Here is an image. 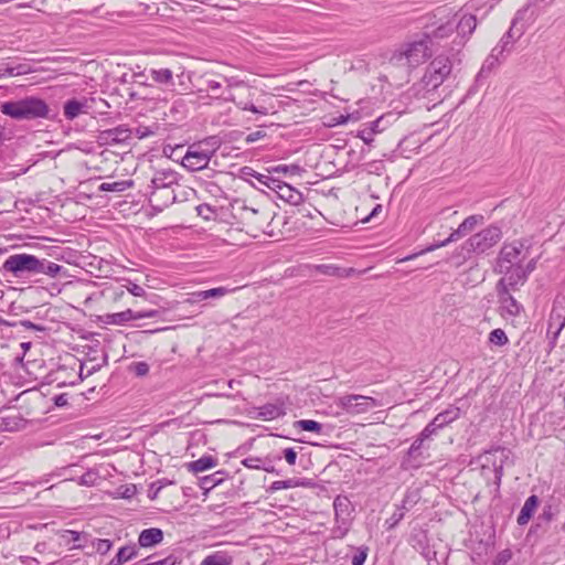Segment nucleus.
Listing matches in <instances>:
<instances>
[{
  "instance_id": "bb28decb",
  "label": "nucleus",
  "mask_w": 565,
  "mask_h": 565,
  "mask_svg": "<svg viewBox=\"0 0 565 565\" xmlns=\"http://www.w3.org/2000/svg\"><path fill=\"white\" fill-rule=\"evenodd\" d=\"M460 416V408L450 406L446 411L439 413L435 416L433 419V425L438 426L439 428H443L447 426L448 424L455 422Z\"/></svg>"
},
{
  "instance_id": "4d7b16f0",
  "label": "nucleus",
  "mask_w": 565,
  "mask_h": 565,
  "mask_svg": "<svg viewBox=\"0 0 565 565\" xmlns=\"http://www.w3.org/2000/svg\"><path fill=\"white\" fill-rule=\"evenodd\" d=\"M177 561L173 555L151 563H136L135 565H175Z\"/></svg>"
},
{
  "instance_id": "f257e3e1",
  "label": "nucleus",
  "mask_w": 565,
  "mask_h": 565,
  "mask_svg": "<svg viewBox=\"0 0 565 565\" xmlns=\"http://www.w3.org/2000/svg\"><path fill=\"white\" fill-rule=\"evenodd\" d=\"M224 81L226 87L221 94L216 95V98L224 102H232L241 110L252 111L260 116H266L274 109L273 106L268 107L264 104H254L255 88L244 81H239L236 77H225Z\"/></svg>"
},
{
  "instance_id": "7c9ffc66",
  "label": "nucleus",
  "mask_w": 565,
  "mask_h": 565,
  "mask_svg": "<svg viewBox=\"0 0 565 565\" xmlns=\"http://www.w3.org/2000/svg\"><path fill=\"white\" fill-rule=\"evenodd\" d=\"M137 555L136 546H122L107 565H121Z\"/></svg>"
},
{
  "instance_id": "4468645a",
  "label": "nucleus",
  "mask_w": 565,
  "mask_h": 565,
  "mask_svg": "<svg viewBox=\"0 0 565 565\" xmlns=\"http://www.w3.org/2000/svg\"><path fill=\"white\" fill-rule=\"evenodd\" d=\"M565 329V291L558 295L553 303L548 320V333H553L554 340Z\"/></svg>"
},
{
  "instance_id": "f3484780",
  "label": "nucleus",
  "mask_w": 565,
  "mask_h": 565,
  "mask_svg": "<svg viewBox=\"0 0 565 565\" xmlns=\"http://www.w3.org/2000/svg\"><path fill=\"white\" fill-rule=\"evenodd\" d=\"M89 102H93V99H88L86 97L82 99L73 98L66 100L63 106L64 117L67 120H73L81 114H87L90 108Z\"/></svg>"
},
{
  "instance_id": "412c9836",
  "label": "nucleus",
  "mask_w": 565,
  "mask_h": 565,
  "mask_svg": "<svg viewBox=\"0 0 565 565\" xmlns=\"http://www.w3.org/2000/svg\"><path fill=\"white\" fill-rule=\"evenodd\" d=\"M163 541V532L158 527L142 530L138 536L140 547L149 548L160 544Z\"/></svg>"
},
{
  "instance_id": "0e129e2a",
  "label": "nucleus",
  "mask_w": 565,
  "mask_h": 565,
  "mask_svg": "<svg viewBox=\"0 0 565 565\" xmlns=\"http://www.w3.org/2000/svg\"><path fill=\"white\" fill-rule=\"evenodd\" d=\"M284 457L290 466H294L296 463L297 452L294 450V448H286L284 450Z\"/></svg>"
},
{
  "instance_id": "dca6fc26",
  "label": "nucleus",
  "mask_w": 565,
  "mask_h": 565,
  "mask_svg": "<svg viewBox=\"0 0 565 565\" xmlns=\"http://www.w3.org/2000/svg\"><path fill=\"white\" fill-rule=\"evenodd\" d=\"M179 186L178 173L170 169L158 170L151 179L152 190H170Z\"/></svg>"
},
{
  "instance_id": "39448f33",
  "label": "nucleus",
  "mask_w": 565,
  "mask_h": 565,
  "mask_svg": "<svg viewBox=\"0 0 565 565\" xmlns=\"http://www.w3.org/2000/svg\"><path fill=\"white\" fill-rule=\"evenodd\" d=\"M530 255V246L525 241H514L504 244L501 247L497 258L495 268H512V266H523V260Z\"/></svg>"
},
{
  "instance_id": "a211bd4d",
  "label": "nucleus",
  "mask_w": 565,
  "mask_h": 565,
  "mask_svg": "<svg viewBox=\"0 0 565 565\" xmlns=\"http://www.w3.org/2000/svg\"><path fill=\"white\" fill-rule=\"evenodd\" d=\"M174 189L152 190L149 193V202L153 209L162 211L175 201Z\"/></svg>"
},
{
  "instance_id": "e433bc0d",
  "label": "nucleus",
  "mask_w": 565,
  "mask_h": 565,
  "mask_svg": "<svg viewBox=\"0 0 565 565\" xmlns=\"http://www.w3.org/2000/svg\"><path fill=\"white\" fill-rule=\"evenodd\" d=\"M295 426L306 430L320 434L322 431V425L316 420L311 419H300L295 423Z\"/></svg>"
},
{
  "instance_id": "5fc2aeb1",
  "label": "nucleus",
  "mask_w": 565,
  "mask_h": 565,
  "mask_svg": "<svg viewBox=\"0 0 565 565\" xmlns=\"http://www.w3.org/2000/svg\"><path fill=\"white\" fill-rule=\"evenodd\" d=\"M367 556V547L360 548L358 553L352 557V565H363Z\"/></svg>"
},
{
  "instance_id": "a18cd8bd",
  "label": "nucleus",
  "mask_w": 565,
  "mask_h": 565,
  "mask_svg": "<svg viewBox=\"0 0 565 565\" xmlns=\"http://www.w3.org/2000/svg\"><path fill=\"white\" fill-rule=\"evenodd\" d=\"M223 471H216L213 475L206 476L202 479L203 487L213 488L222 482L223 480Z\"/></svg>"
},
{
  "instance_id": "ea45409f",
  "label": "nucleus",
  "mask_w": 565,
  "mask_h": 565,
  "mask_svg": "<svg viewBox=\"0 0 565 565\" xmlns=\"http://www.w3.org/2000/svg\"><path fill=\"white\" fill-rule=\"evenodd\" d=\"M230 290L225 287H216L209 290H201L203 301L210 298H221L227 295Z\"/></svg>"
},
{
  "instance_id": "9d476101",
  "label": "nucleus",
  "mask_w": 565,
  "mask_h": 565,
  "mask_svg": "<svg viewBox=\"0 0 565 565\" xmlns=\"http://www.w3.org/2000/svg\"><path fill=\"white\" fill-rule=\"evenodd\" d=\"M477 28V19L472 14H463L456 23L455 30L457 31L456 38L452 40V44L449 49V53L452 57H456L461 50L465 47L470 35Z\"/></svg>"
},
{
  "instance_id": "603ef678",
  "label": "nucleus",
  "mask_w": 565,
  "mask_h": 565,
  "mask_svg": "<svg viewBox=\"0 0 565 565\" xmlns=\"http://www.w3.org/2000/svg\"><path fill=\"white\" fill-rule=\"evenodd\" d=\"M417 500H418L417 493H407L405 495V498L403 499L402 504L399 507L402 509H404L405 511H408L417 503Z\"/></svg>"
},
{
  "instance_id": "423d86ee",
  "label": "nucleus",
  "mask_w": 565,
  "mask_h": 565,
  "mask_svg": "<svg viewBox=\"0 0 565 565\" xmlns=\"http://www.w3.org/2000/svg\"><path fill=\"white\" fill-rule=\"evenodd\" d=\"M335 405L340 407L345 414L356 416L365 414L375 407H381L383 404L381 401L371 396L347 394L339 396L335 399Z\"/></svg>"
},
{
  "instance_id": "4c0bfd02",
  "label": "nucleus",
  "mask_w": 565,
  "mask_h": 565,
  "mask_svg": "<svg viewBox=\"0 0 565 565\" xmlns=\"http://www.w3.org/2000/svg\"><path fill=\"white\" fill-rule=\"evenodd\" d=\"M131 182L120 181V182H104L100 184V191H109V192H122L129 188Z\"/></svg>"
},
{
  "instance_id": "49530a36",
  "label": "nucleus",
  "mask_w": 565,
  "mask_h": 565,
  "mask_svg": "<svg viewBox=\"0 0 565 565\" xmlns=\"http://www.w3.org/2000/svg\"><path fill=\"white\" fill-rule=\"evenodd\" d=\"M271 172H277V173H290V174H298L301 169L299 166L297 164H278L276 167H273Z\"/></svg>"
},
{
  "instance_id": "de8ad7c7",
  "label": "nucleus",
  "mask_w": 565,
  "mask_h": 565,
  "mask_svg": "<svg viewBox=\"0 0 565 565\" xmlns=\"http://www.w3.org/2000/svg\"><path fill=\"white\" fill-rule=\"evenodd\" d=\"M129 371L137 376H145L149 372V365L146 362H134L129 365Z\"/></svg>"
},
{
  "instance_id": "37998d69",
  "label": "nucleus",
  "mask_w": 565,
  "mask_h": 565,
  "mask_svg": "<svg viewBox=\"0 0 565 565\" xmlns=\"http://www.w3.org/2000/svg\"><path fill=\"white\" fill-rule=\"evenodd\" d=\"M387 117H391V115L381 116L376 120H373L369 124L367 128L372 130L373 135L380 134L385 130V122H387Z\"/></svg>"
},
{
  "instance_id": "2f4dec72",
  "label": "nucleus",
  "mask_w": 565,
  "mask_h": 565,
  "mask_svg": "<svg viewBox=\"0 0 565 565\" xmlns=\"http://www.w3.org/2000/svg\"><path fill=\"white\" fill-rule=\"evenodd\" d=\"M526 9H521L516 12L515 18L512 21V25L510 30L502 36V39L499 42V46H503V50H510L511 40L514 36V29H516V24L520 20L523 19V15L525 14Z\"/></svg>"
},
{
  "instance_id": "f03ea898",
  "label": "nucleus",
  "mask_w": 565,
  "mask_h": 565,
  "mask_svg": "<svg viewBox=\"0 0 565 565\" xmlns=\"http://www.w3.org/2000/svg\"><path fill=\"white\" fill-rule=\"evenodd\" d=\"M0 110L6 116L15 120H33L46 118L50 113V107L41 98L25 97L19 100L2 103Z\"/></svg>"
},
{
  "instance_id": "58836bf2",
  "label": "nucleus",
  "mask_w": 565,
  "mask_h": 565,
  "mask_svg": "<svg viewBox=\"0 0 565 565\" xmlns=\"http://www.w3.org/2000/svg\"><path fill=\"white\" fill-rule=\"evenodd\" d=\"M316 270L327 276H343L342 271H344L340 267L332 264L317 265Z\"/></svg>"
},
{
  "instance_id": "13d9d810",
  "label": "nucleus",
  "mask_w": 565,
  "mask_h": 565,
  "mask_svg": "<svg viewBox=\"0 0 565 565\" xmlns=\"http://www.w3.org/2000/svg\"><path fill=\"white\" fill-rule=\"evenodd\" d=\"M511 552L509 550H504L500 552L494 561V565H505L511 559Z\"/></svg>"
},
{
  "instance_id": "f8f14e48",
  "label": "nucleus",
  "mask_w": 565,
  "mask_h": 565,
  "mask_svg": "<svg viewBox=\"0 0 565 565\" xmlns=\"http://www.w3.org/2000/svg\"><path fill=\"white\" fill-rule=\"evenodd\" d=\"M501 238V230L498 226H489L472 235L465 244L467 250L483 253L494 246Z\"/></svg>"
},
{
  "instance_id": "0eeeda50",
  "label": "nucleus",
  "mask_w": 565,
  "mask_h": 565,
  "mask_svg": "<svg viewBox=\"0 0 565 565\" xmlns=\"http://www.w3.org/2000/svg\"><path fill=\"white\" fill-rule=\"evenodd\" d=\"M452 64L448 56L439 55L435 57L426 68L422 83L428 90L439 87L449 76Z\"/></svg>"
},
{
  "instance_id": "e2e57ef3",
  "label": "nucleus",
  "mask_w": 565,
  "mask_h": 565,
  "mask_svg": "<svg viewBox=\"0 0 565 565\" xmlns=\"http://www.w3.org/2000/svg\"><path fill=\"white\" fill-rule=\"evenodd\" d=\"M203 301L201 291H194L188 295V297L183 300V303L194 305Z\"/></svg>"
},
{
  "instance_id": "b1692460",
  "label": "nucleus",
  "mask_w": 565,
  "mask_h": 565,
  "mask_svg": "<svg viewBox=\"0 0 565 565\" xmlns=\"http://www.w3.org/2000/svg\"><path fill=\"white\" fill-rule=\"evenodd\" d=\"M539 502L540 500L535 494H532L526 499L520 511V514L518 515L516 521L519 525H525L531 520L539 505Z\"/></svg>"
},
{
  "instance_id": "bf43d9fd",
  "label": "nucleus",
  "mask_w": 565,
  "mask_h": 565,
  "mask_svg": "<svg viewBox=\"0 0 565 565\" xmlns=\"http://www.w3.org/2000/svg\"><path fill=\"white\" fill-rule=\"evenodd\" d=\"M373 132L369 128H364L358 132V137L363 140L365 145H371L374 140Z\"/></svg>"
},
{
  "instance_id": "69168bd1",
  "label": "nucleus",
  "mask_w": 565,
  "mask_h": 565,
  "mask_svg": "<svg viewBox=\"0 0 565 565\" xmlns=\"http://www.w3.org/2000/svg\"><path fill=\"white\" fill-rule=\"evenodd\" d=\"M127 289L131 295L136 297H143L146 295L145 289L137 284H130V286Z\"/></svg>"
},
{
  "instance_id": "ddd939ff",
  "label": "nucleus",
  "mask_w": 565,
  "mask_h": 565,
  "mask_svg": "<svg viewBox=\"0 0 565 565\" xmlns=\"http://www.w3.org/2000/svg\"><path fill=\"white\" fill-rule=\"evenodd\" d=\"M502 275L497 284V290L510 291L522 286L526 281V270L524 266H512V268H495Z\"/></svg>"
},
{
  "instance_id": "6e6552de",
  "label": "nucleus",
  "mask_w": 565,
  "mask_h": 565,
  "mask_svg": "<svg viewBox=\"0 0 565 565\" xmlns=\"http://www.w3.org/2000/svg\"><path fill=\"white\" fill-rule=\"evenodd\" d=\"M482 221H483L482 215H470L467 218H465L463 222L458 226V228L452 231L451 234L446 239L435 243V244H431V245L427 246L426 248H424L423 250H420L419 253L408 255V256L399 259L398 262H407V260L414 259L415 257H417L419 255H423L425 253H429L437 248L444 247L451 242H456V241L460 239L461 237L468 235L470 232H472L475 230V227Z\"/></svg>"
},
{
  "instance_id": "79ce46f5",
  "label": "nucleus",
  "mask_w": 565,
  "mask_h": 565,
  "mask_svg": "<svg viewBox=\"0 0 565 565\" xmlns=\"http://www.w3.org/2000/svg\"><path fill=\"white\" fill-rule=\"evenodd\" d=\"M255 179L262 184L267 186L268 189L275 191L276 186H278V179H275L270 175L262 174V173H255Z\"/></svg>"
},
{
  "instance_id": "72a5a7b5",
  "label": "nucleus",
  "mask_w": 565,
  "mask_h": 565,
  "mask_svg": "<svg viewBox=\"0 0 565 565\" xmlns=\"http://www.w3.org/2000/svg\"><path fill=\"white\" fill-rule=\"evenodd\" d=\"M455 31V22L448 21L447 23L438 26L429 35L431 38V43L434 40H443L450 36Z\"/></svg>"
},
{
  "instance_id": "09e8293b",
  "label": "nucleus",
  "mask_w": 565,
  "mask_h": 565,
  "mask_svg": "<svg viewBox=\"0 0 565 565\" xmlns=\"http://www.w3.org/2000/svg\"><path fill=\"white\" fill-rule=\"evenodd\" d=\"M113 546V543L110 540H107V539H98L94 542V547L96 550L97 553L99 554H106L110 551Z\"/></svg>"
},
{
  "instance_id": "393cba45",
  "label": "nucleus",
  "mask_w": 565,
  "mask_h": 565,
  "mask_svg": "<svg viewBox=\"0 0 565 565\" xmlns=\"http://www.w3.org/2000/svg\"><path fill=\"white\" fill-rule=\"evenodd\" d=\"M23 426V419L18 414H7L0 411V431H14Z\"/></svg>"
},
{
  "instance_id": "a878e982",
  "label": "nucleus",
  "mask_w": 565,
  "mask_h": 565,
  "mask_svg": "<svg viewBox=\"0 0 565 565\" xmlns=\"http://www.w3.org/2000/svg\"><path fill=\"white\" fill-rule=\"evenodd\" d=\"M102 321L107 324L122 326L130 320H136L135 311L127 309L121 312L107 313L100 317Z\"/></svg>"
},
{
  "instance_id": "6e6d98bb",
  "label": "nucleus",
  "mask_w": 565,
  "mask_h": 565,
  "mask_svg": "<svg viewBox=\"0 0 565 565\" xmlns=\"http://www.w3.org/2000/svg\"><path fill=\"white\" fill-rule=\"evenodd\" d=\"M137 490L134 484L124 486L118 489V494L124 499H130L136 494Z\"/></svg>"
},
{
  "instance_id": "4be33fe9",
  "label": "nucleus",
  "mask_w": 565,
  "mask_h": 565,
  "mask_svg": "<svg viewBox=\"0 0 565 565\" xmlns=\"http://www.w3.org/2000/svg\"><path fill=\"white\" fill-rule=\"evenodd\" d=\"M31 66L25 63H4L0 65V78L15 77L31 73Z\"/></svg>"
},
{
  "instance_id": "c9c22d12",
  "label": "nucleus",
  "mask_w": 565,
  "mask_h": 565,
  "mask_svg": "<svg viewBox=\"0 0 565 565\" xmlns=\"http://www.w3.org/2000/svg\"><path fill=\"white\" fill-rule=\"evenodd\" d=\"M509 342L508 335L505 334L504 330L498 328L490 332L489 334V343L497 345V347H503Z\"/></svg>"
},
{
  "instance_id": "20e7f679",
  "label": "nucleus",
  "mask_w": 565,
  "mask_h": 565,
  "mask_svg": "<svg viewBox=\"0 0 565 565\" xmlns=\"http://www.w3.org/2000/svg\"><path fill=\"white\" fill-rule=\"evenodd\" d=\"M431 46V38L428 34H424L420 39L403 45L399 52V60L405 58L409 66L416 67L433 55Z\"/></svg>"
},
{
  "instance_id": "c03bdc74",
  "label": "nucleus",
  "mask_w": 565,
  "mask_h": 565,
  "mask_svg": "<svg viewBox=\"0 0 565 565\" xmlns=\"http://www.w3.org/2000/svg\"><path fill=\"white\" fill-rule=\"evenodd\" d=\"M425 440H426V438H423V436L419 434L418 437L411 445V447L407 451V456L409 458H417L419 456V450L424 446Z\"/></svg>"
},
{
  "instance_id": "2eb2a0df",
  "label": "nucleus",
  "mask_w": 565,
  "mask_h": 565,
  "mask_svg": "<svg viewBox=\"0 0 565 565\" xmlns=\"http://www.w3.org/2000/svg\"><path fill=\"white\" fill-rule=\"evenodd\" d=\"M131 135V129L126 125H119L111 129L102 130L98 135V141L103 145L114 146L126 142Z\"/></svg>"
},
{
  "instance_id": "3c124183",
  "label": "nucleus",
  "mask_w": 565,
  "mask_h": 565,
  "mask_svg": "<svg viewBox=\"0 0 565 565\" xmlns=\"http://www.w3.org/2000/svg\"><path fill=\"white\" fill-rule=\"evenodd\" d=\"M97 473L89 470L81 476L78 483L82 486H94L97 480Z\"/></svg>"
},
{
  "instance_id": "c756f323",
  "label": "nucleus",
  "mask_w": 565,
  "mask_h": 565,
  "mask_svg": "<svg viewBox=\"0 0 565 565\" xmlns=\"http://www.w3.org/2000/svg\"><path fill=\"white\" fill-rule=\"evenodd\" d=\"M217 465V460L212 456H203L198 460L191 461L188 467L189 470L198 473L214 468Z\"/></svg>"
},
{
  "instance_id": "864d4df0",
  "label": "nucleus",
  "mask_w": 565,
  "mask_h": 565,
  "mask_svg": "<svg viewBox=\"0 0 565 565\" xmlns=\"http://www.w3.org/2000/svg\"><path fill=\"white\" fill-rule=\"evenodd\" d=\"M405 512L406 511L404 509L397 507L392 516L387 520V522H390V527L398 524L404 519Z\"/></svg>"
},
{
  "instance_id": "473e14b6",
  "label": "nucleus",
  "mask_w": 565,
  "mask_h": 565,
  "mask_svg": "<svg viewBox=\"0 0 565 565\" xmlns=\"http://www.w3.org/2000/svg\"><path fill=\"white\" fill-rule=\"evenodd\" d=\"M231 564H232V557L226 552H222V551H217L213 554L207 555L201 562V565H231Z\"/></svg>"
},
{
  "instance_id": "338daca9",
  "label": "nucleus",
  "mask_w": 565,
  "mask_h": 565,
  "mask_svg": "<svg viewBox=\"0 0 565 565\" xmlns=\"http://www.w3.org/2000/svg\"><path fill=\"white\" fill-rule=\"evenodd\" d=\"M206 89L215 93V92L222 89V84L217 81L209 79V81H206Z\"/></svg>"
},
{
  "instance_id": "c85d7f7f",
  "label": "nucleus",
  "mask_w": 565,
  "mask_h": 565,
  "mask_svg": "<svg viewBox=\"0 0 565 565\" xmlns=\"http://www.w3.org/2000/svg\"><path fill=\"white\" fill-rule=\"evenodd\" d=\"M65 271L64 267L45 258H39L38 274H44L55 278Z\"/></svg>"
},
{
  "instance_id": "6ab92c4d",
  "label": "nucleus",
  "mask_w": 565,
  "mask_h": 565,
  "mask_svg": "<svg viewBox=\"0 0 565 565\" xmlns=\"http://www.w3.org/2000/svg\"><path fill=\"white\" fill-rule=\"evenodd\" d=\"M500 298V313L502 317H516L522 306L511 296L510 291L497 290Z\"/></svg>"
},
{
  "instance_id": "a19ab883",
  "label": "nucleus",
  "mask_w": 565,
  "mask_h": 565,
  "mask_svg": "<svg viewBox=\"0 0 565 565\" xmlns=\"http://www.w3.org/2000/svg\"><path fill=\"white\" fill-rule=\"evenodd\" d=\"M503 53H504L503 46L497 45L495 47H493L490 55L486 60V65L488 67H492L495 64H498L500 62V58L503 56Z\"/></svg>"
},
{
  "instance_id": "cd10ccee",
  "label": "nucleus",
  "mask_w": 565,
  "mask_h": 565,
  "mask_svg": "<svg viewBox=\"0 0 565 565\" xmlns=\"http://www.w3.org/2000/svg\"><path fill=\"white\" fill-rule=\"evenodd\" d=\"M150 78L159 85L171 87L174 85L173 72L169 68L149 70Z\"/></svg>"
},
{
  "instance_id": "680f3d73",
  "label": "nucleus",
  "mask_w": 565,
  "mask_h": 565,
  "mask_svg": "<svg viewBox=\"0 0 565 565\" xmlns=\"http://www.w3.org/2000/svg\"><path fill=\"white\" fill-rule=\"evenodd\" d=\"M440 429L438 426L433 425V420L422 430L420 435L423 438H430L433 435L437 433V430Z\"/></svg>"
},
{
  "instance_id": "052dcab7",
  "label": "nucleus",
  "mask_w": 565,
  "mask_h": 565,
  "mask_svg": "<svg viewBox=\"0 0 565 565\" xmlns=\"http://www.w3.org/2000/svg\"><path fill=\"white\" fill-rule=\"evenodd\" d=\"M262 459L258 457H248L243 460V465L250 469H260Z\"/></svg>"
},
{
  "instance_id": "5701e85b",
  "label": "nucleus",
  "mask_w": 565,
  "mask_h": 565,
  "mask_svg": "<svg viewBox=\"0 0 565 565\" xmlns=\"http://www.w3.org/2000/svg\"><path fill=\"white\" fill-rule=\"evenodd\" d=\"M286 414L284 404L267 403L257 409V417L263 420H273Z\"/></svg>"
},
{
  "instance_id": "774afa93",
  "label": "nucleus",
  "mask_w": 565,
  "mask_h": 565,
  "mask_svg": "<svg viewBox=\"0 0 565 565\" xmlns=\"http://www.w3.org/2000/svg\"><path fill=\"white\" fill-rule=\"evenodd\" d=\"M264 137H265V132L262 131V130H257V131L248 134L247 137H246V141L247 142H254V141L259 140V139H262Z\"/></svg>"
},
{
  "instance_id": "aec40b11",
  "label": "nucleus",
  "mask_w": 565,
  "mask_h": 565,
  "mask_svg": "<svg viewBox=\"0 0 565 565\" xmlns=\"http://www.w3.org/2000/svg\"><path fill=\"white\" fill-rule=\"evenodd\" d=\"M275 192L279 199L292 205H299L303 202V195L300 191L280 180L278 181V186H276Z\"/></svg>"
},
{
  "instance_id": "1a4fd4ad",
  "label": "nucleus",
  "mask_w": 565,
  "mask_h": 565,
  "mask_svg": "<svg viewBox=\"0 0 565 565\" xmlns=\"http://www.w3.org/2000/svg\"><path fill=\"white\" fill-rule=\"evenodd\" d=\"M38 257L23 253L10 255L4 260L2 268L14 277H22L24 274H38Z\"/></svg>"
},
{
  "instance_id": "7ed1b4c3",
  "label": "nucleus",
  "mask_w": 565,
  "mask_h": 565,
  "mask_svg": "<svg viewBox=\"0 0 565 565\" xmlns=\"http://www.w3.org/2000/svg\"><path fill=\"white\" fill-rule=\"evenodd\" d=\"M218 146L220 141L216 137L191 145L182 159V166L192 172L207 168Z\"/></svg>"
},
{
  "instance_id": "9b49d317",
  "label": "nucleus",
  "mask_w": 565,
  "mask_h": 565,
  "mask_svg": "<svg viewBox=\"0 0 565 565\" xmlns=\"http://www.w3.org/2000/svg\"><path fill=\"white\" fill-rule=\"evenodd\" d=\"M504 449L495 448L490 451H486L481 457V470L486 476L487 472L493 475V483L497 490L500 488L501 479L503 477V461L507 459Z\"/></svg>"
},
{
  "instance_id": "f704fd0d",
  "label": "nucleus",
  "mask_w": 565,
  "mask_h": 565,
  "mask_svg": "<svg viewBox=\"0 0 565 565\" xmlns=\"http://www.w3.org/2000/svg\"><path fill=\"white\" fill-rule=\"evenodd\" d=\"M300 486H305V482L299 480V479L291 478V479H288V480L274 481L271 483V486H270V490L271 491H278V490H281V489L296 488V487H300Z\"/></svg>"
},
{
  "instance_id": "8fccbe9b",
  "label": "nucleus",
  "mask_w": 565,
  "mask_h": 565,
  "mask_svg": "<svg viewBox=\"0 0 565 565\" xmlns=\"http://www.w3.org/2000/svg\"><path fill=\"white\" fill-rule=\"evenodd\" d=\"M156 130L152 129L151 127L149 126H138L134 131L132 134L138 138V139H145L147 137H150L152 135H154Z\"/></svg>"
}]
</instances>
